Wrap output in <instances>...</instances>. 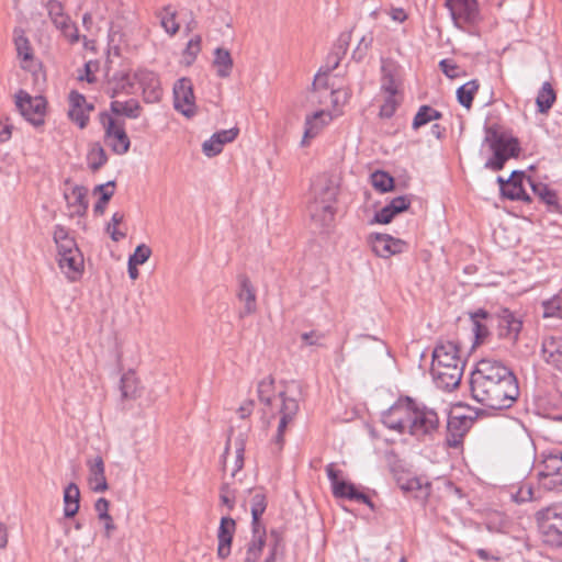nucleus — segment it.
<instances>
[{
    "label": "nucleus",
    "instance_id": "obj_1",
    "mask_svg": "<svg viewBox=\"0 0 562 562\" xmlns=\"http://www.w3.org/2000/svg\"><path fill=\"white\" fill-rule=\"evenodd\" d=\"M470 390L473 400L495 411L512 407L519 395L518 381L512 370L487 359L477 362L472 371Z\"/></svg>",
    "mask_w": 562,
    "mask_h": 562
},
{
    "label": "nucleus",
    "instance_id": "obj_2",
    "mask_svg": "<svg viewBox=\"0 0 562 562\" xmlns=\"http://www.w3.org/2000/svg\"><path fill=\"white\" fill-rule=\"evenodd\" d=\"M465 362L454 341L439 342L432 351L430 372L436 385L442 390H453L462 379Z\"/></svg>",
    "mask_w": 562,
    "mask_h": 562
},
{
    "label": "nucleus",
    "instance_id": "obj_3",
    "mask_svg": "<svg viewBox=\"0 0 562 562\" xmlns=\"http://www.w3.org/2000/svg\"><path fill=\"white\" fill-rule=\"evenodd\" d=\"M539 485L550 492H562V450L552 449L541 453L538 465Z\"/></svg>",
    "mask_w": 562,
    "mask_h": 562
},
{
    "label": "nucleus",
    "instance_id": "obj_4",
    "mask_svg": "<svg viewBox=\"0 0 562 562\" xmlns=\"http://www.w3.org/2000/svg\"><path fill=\"white\" fill-rule=\"evenodd\" d=\"M439 425V417L434 408L414 401L406 434L418 440H425L438 431Z\"/></svg>",
    "mask_w": 562,
    "mask_h": 562
},
{
    "label": "nucleus",
    "instance_id": "obj_5",
    "mask_svg": "<svg viewBox=\"0 0 562 562\" xmlns=\"http://www.w3.org/2000/svg\"><path fill=\"white\" fill-rule=\"evenodd\" d=\"M325 471L330 483L333 495L336 498H344L366 504L372 510L374 509V505L370 497L359 491L353 483L347 481L344 477L342 471L337 468L336 463L331 462L327 464Z\"/></svg>",
    "mask_w": 562,
    "mask_h": 562
},
{
    "label": "nucleus",
    "instance_id": "obj_6",
    "mask_svg": "<svg viewBox=\"0 0 562 562\" xmlns=\"http://www.w3.org/2000/svg\"><path fill=\"white\" fill-rule=\"evenodd\" d=\"M538 515L543 543L552 548H562V504L549 506Z\"/></svg>",
    "mask_w": 562,
    "mask_h": 562
},
{
    "label": "nucleus",
    "instance_id": "obj_7",
    "mask_svg": "<svg viewBox=\"0 0 562 562\" xmlns=\"http://www.w3.org/2000/svg\"><path fill=\"white\" fill-rule=\"evenodd\" d=\"M485 142L490 144L493 155L486 160L484 167L493 171L503 169L505 162L509 158L515 157L519 150L515 138H506L497 132H490L485 137Z\"/></svg>",
    "mask_w": 562,
    "mask_h": 562
},
{
    "label": "nucleus",
    "instance_id": "obj_8",
    "mask_svg": "<svg viewBox=\"0 0 562 562\" xmlns=\"http://www.w3.org/2000/svg\"><path fill=\"white\" fill-rule=\"evenodd\" d=\"M271 412V420H269V425L273 419H278L277 431L272 438L273 443L280 450L283 446V436L285 429L290 423H292L293 418L299 412V402L294 397H289L285 394H281L278 398H276V408Z\"/></svg>",
    "mask_w": 562,
    "mask_h": 562
},
{
    "label": "nucleus",
    "instance_id": "obj_9",
    "mask_svg": "<svg viewBox=\"0 0 562 562\" xmlns=\"http://www.w3.org/2000/svg\"><path fill=\"white\" fill-rule=\"evenodd\" d=\"M99 120L104 130L105 144L117 155L126 154L131 142L126 134L124 122L116 121L108 112H101Z\"/></svg>",
    "mask_w": 562,
    "mask_h": 562
},
{
    "label": "nucleus",
    "instance_id": "obj_10",
    "mask_svg": "<svg viewBox=\"0 0 562 562\" xmlns=\"http://www.w3.org/2000/svg\"><path fill=\"white\" fill-rule=\"evenodd\" d=\"M413 405L414 400L408 396L398 398L382 413L381 422L390 430H394L401 435L406 434Z\"/></svg>",
    "mask_w": 562,
    "mask_h": 562
},
{
    "label": "nucleus",
    "instance_id": "obj_11",
    "mask_svg": "<svg viewBox=\"0 0 562 562\" xmlns=\"http://www.w3.org/2000/svg\"><path fill=\"white\" fill-rule=\"evenodd\" d=\"M453 26L464 31L465 26L474 25L480 21V5L477 0H446Z\"/></svg>",
    "mask_w": 562,
    "mask_h": 562
},
{
    "label": "nucleus",
    "instance_id": "obj_12",
    "mask_svg": "<svg viewBox=\"0 0 562 562\" xmlns=\"http://www.w3.org/2000/svg\"><path fill=\"white\" fill-rule=\"evenodd\" d=\"M15 105L21 115L31 124L37 126L44 123L46 102L43 97H32L20 90L15 94Z\"/></svg>",
    "mask_w": 562,
    "mask_h": 562
},
{
    "label": "nucleus",
    "instance_id": "obj_13",
    "mask_svg": "<svg viewBox=\"0 0 562 562\" xmlns=\"http://www.w3.org/2000/svg\"><path fill=\"white\" fill-rule=\"evenodd\" d=\"M46 9L54 26L59 30L71 44L77 43L80 38L78 27L64 11L61 2L58 0H49L46 3Z\"/></svg>",
    "mask_w": 562,
    "mask_h": 562
},
{
    "label": "nucleus",
    "instance_id": "obj_14",
    "mask_svg": "<svg viewBox=\"0 0 562 562\" xmlns=\"http://www.w3.org/2000/svg\"><path fill=\"white\" fill-rule=\"evenodd\" d=\"M173 108L187 117L195 114V97L189 78L182 77L173 85Z\"/></svg>",
    "mask_w": 562,
    "mask_h": 562
},
{
    "label": "nucleus",
    "instance_id": "obj_15",
    "mask_svg": "<svg viewBox=\"0 0 562 562\" xmlns=\"http://www.w3.org/2000/svg\"><path fill=\"white\" fill-rule=\"evenodd\" d=\"M134 82L142 89L143 100L146 103L159 102L162 89L159 76L147 68H139L133 75Z\"/></svg>",
    "mask_w": 562,
    "mask_h": 562
},
{
    "label": "nucleus",
    "instance_id": "obj_16",
    "mask_svg": "<svg viewBox=\"0 0 562 562\" xmlns=\"http://www.w3.org/2000/svg\"><path fill=\"white\" fill-rule=\"evenodd\" d=\"M372 251L380 258H390L403 254L408 249V244L387 234H371L368 238Z\"/></svg>",
    "mask_w": 562,
    "mask_h": 562
},
{
    "label": "nucleus",
    "instance_id": "obj_17",
    "mask_svg": "<svg viewBox=\"0 0 562 562\" xmlns=\"http://www.w3.org/2000/svg\"><path fill=\"white\" fill-rule=\"evenodd\" d=\"M498 336L512 342L517 341L522 328L521 318L508 308H501L496 315Z\"/></svg>",
    "mask_w": 562,
    "mask_h": 562
},
{
    "label": "nucleus",
    "instance_id": "obj_18",
    "mask_svg": "<svg viewBox=\"0 0 562 562\" xmlns=\"http://www.w3.org/2000/svg\"><path fill=\"white\" fill-rule=\"evenodd\" d=\"M325 194V199L318 200L316 198L308 205V212L312 221L322 227L330 225L335 216L333 193L327 190Z\"/></svg>",
    "mask_w": 562,
    "mask_h": 562
},
{
    "label": "nucleus",
    "instance_id": "obj_19",
    "mask_svg": "<svg viewBox=\"0 0 562 562\" xmlns=\"http://www.w3.org/2000/svg\"><path fill=\"white\" fill-rule=\"evenodd\" d=\"M57 263L68 281L76 282L82 277L85 260L81 250L58 255Z\"/></svg>",
    "mask_w": 562,
    "mask_h": 562
},
{
    "label": "nucleus",
    "instance_id": "obj_20",
    "mask_svg": "<svg viewBox=\"0 0 562 562\" xmlns=\"http://www.w3.org/2000/svg\"><path fill=\"white\" fill-rule=\"evenodd\" d=\"M92 110L93 105L87 102L83 94L77 91L70 92L68 115L76 125L85 128L89 122V113Z\"/></svg>",
    "mask_w": 562,
    "mask_h": 562
},
{
    "label": "nucleus",
    "instance_id": "obj_21",
    "mask_svg": "<svg viewBox=\"0 0 562 562\" xmlns=\"http://www.w3.org/2000/svg\"><path fill=\"white\" fill-rule=\"evenodd\" d=\"M402 83L401 67L392 59L381 60V91L398 93Z\"/></svg>",
    "mask_w": 562,
    "mask_h": 562
},
{
    "label": "nucleus",
    "instance_id": "obj_22",
    "mask_svg": "<svg viewBox=\"0 0 562 562\" xmlns=\"http://www.w3.org/2000/svg\"><path fill=\"white\" fill-rule=\"evenodd\" d=\"M527 178L524 171L515 170L507 179V184L503 187L502 195L512 201L530 202L531 196L525 189Z\"/></svg>",
    "mask_w": 562,
    "mask_h": 562
},
{
    "label": "nucleus",
    "instance_id": "obj_23",
    "mask_svg": "<svg viewBox=\"0 0 562 562\" xmlns=\"http://www.w3.org/2000/svg\"><path fill=\"white\" fill-rule=\"evenodd\" d=\"M239 133L237 127L222 130L214 133L209 139L202 144V151L206 157H215L222 153L224 145L235 140Z\"/></svg>",
    "mask_w": 562,
    "mask_h": 562
},
{
    "label": "nucleus",
    "instance_id": "obj_24",
    "mask_svg": "<svg viewBox=\"0 0 562 562\" xmlns=\"http://www.w3.org/2000/svg\"><path fill=\"white\" fill-rule=\"evenodd\" d=\"M235 531V520L228 516L222 517L217 529V555L220 559H226L231 554Z\"/></svg>",
    "mask_w": 562,
    "mask_h": 562
},
{
    "label": "nucleus",
    "instance_id": "obj_25",
    "mask_svg": "<svg viewBox=\"0 0 562 562\" xmlns=\"http://www.w3.org/2000/svg\"><path fill=\"white\" fill-rule=\"evenodd\" d=\"M13 42L18 58L21 60V67L25 70H33L35 66L33 48L22 29H14Z\"/></svg>",
    "mask_w": 562,
    "mask_h": 562
},
{
    "label": "nucleus",
    "instance_id": "obj_26",
    "mask_svg": "<svg viewBox=\"0 0 562 562\" xmlns=\"http://www.w3.org/2000/svg\"><path fill=\"white\" fill-rule=\"evenodd\" d=\"M88 467V482L90 488L95 493H101L108 490V482L105 477V465L102 457L97 456L87 460Z\"/></svg>",
    "mask_w": 562,
    "mask_h": 562
},
{
    "label": "nucleus",
    "instance_id": "obj_27",
    "mask_svg": "<svg viewBox=\"0 0 562 562\" xmlns=\"http://www.w3.org/2000/svg\"><path fill=\"white\" fill-rule=\"evenodd\" d=\"M411 202L412 201L408 195L393 198L386 205L375 213V222L380 224H389L396 214L406 211L409 207Z\"/></svg>",
    "mask_w": 562,
    "mask_h": 562
},
{
    "label": "nucleus",
    "instance_id": "obj_28",
    "mask_svg": "<svg viewBox=\"0 0 562 562\" xmlns=\"http://www.w3.org/2000/svg\"><path fill=\"white\" fill-rule=\"evenodd\" d=\"M134 79L125 71H116L109 79L106 86V94L115 99L121 94H132L134 90Z\"/></svg>",
    "mask_w": 562,
    "mask_h": 562
},
{
    "label": "nucleus",
    "instance_id": "obj_29",
    "mask_svg": "<svg viewBox=\"0 0 562 562\" xmlns=\"http://www.w3.org/2000/svg\"><path fill=\"white\" fill-rule=\"evenodd\" d=\"M541 355L547 363L558 369L562 368V336L543 338Z\"/></svg>",
    "mask_w": 562,
    "mask_h": 562
},
{
    "label": "nucleus",
    "instance_id": "obj_30",
    "mask_svg": "<svg viewBox=\"0 0 562 562\" xmlns=\"http://www.w3.org/2000/svg\"><path fill=\"white\" fill-rule=\"evenodd\" d=\"M267 533L263 525H251V539L247 544L246 562H257L266 544Z\"/></svg>",
    "mask_w": 562,
    "mask_h": 562
},
{
    "label": "nucleus",
    "instance_id": "obj_31",
    "mask_svg": "<svg viewBox=\"0 0 562 562\" xmlns=\"http://www.w3.org/2000/svg\"><path fill=\"white\" fill-rule=\"evenodd\" d=\"M87 189L83 186H74L70 191L64 193L67 206L71 215L83 216L88 210Z\"/></svg>",
    "mask_w": 562,
    "mask_h": 562
},
{
    "label": "nucleus",
    "instance_id": "obj_32",
    "mask_svg": "<svg viewBox=\"0 0 562 562\" xmlns=\"http://www.w3.org/2000/svg\"><path fill=\"white\" fill-rule=\"evenodd\" d=\"M53 240L57 248V256L80 250L76 239L70 235L69 228L61 224H56L53 227Z\"/></svg>",
    "mask_w": 562,
    "mask_h": 562
},
{
    "label": "nucleus",
    "instance_id": "obj_33",
    "mask_svg": "<svg viewBox=\"0 0 562 562\" xmlns=\"http://www.w3.org/2000/svg\"><path fill=\"white\" fill-rule=\"evenodd\" d=\"M492 318V315L484 308H479L470 313V319L472 322V331L474 335V344L482 342L490 334L487 322Z\"/></svg>",
    "mask_w": 562,
    "mask_h": 562
},
{
    "label": "nucleus",
    "instance_id": "obj_34",
    "mask_svg": "<svg viewBox=\"0 0 562 562\" xmlns=\"http://www.w3.org/2000/svg\"><path fill=\"white\" fill-rule=\"evenodd\" d=\"M142 105L136 99H128L125 101L113 100L110 103V111L117 116L136 120L142 114Z\"/></svg>",
    "mask_w": 562,
    "mask_h": 562
},
{
    "label": "nucleus",
    "instance_id": "obj_35",
    "mask_svg": "<svg viewBox=\"0 0 562 562\" xmlns=\"http://www.w3.org/2000/svg\"><path fill=\"white\" fill-rule=\"evenodd\" d=\"M238 299L245 304L241 316L252 314L256 311V293L246 277H241L239 280Z\"/></svg>",
    "mask_w": 562,
    "mask_h": 562
},
{
    "label": "nucleus",
    "instance_id": "obj_36",
    "mask_svg": "<svg viewBox=\"0 0 562 562\" xmlns=\"http://www.w3.org/2000/svg\"><path fill=\"white\" fill-rule=\"evenodd\" d=\"M80 491L76 483H69L64 488V516L74 517L79 510Z\"/></svg>",
    "mask_w": 562,
    "mask_h": 562
},
{
    "label": "nucleus",
    "instance_id": "obj_37",
    "mask_svg": "<svg viewBox=\"0 0 562 562\" xmlns=\"http://www.w3.org/2000/svg\"><path fill=\"white\" fill-rule=\"evenodd\" d=\"M527 184L530 187L532 193L546 203L551 209L558 206V196L546 183L538 182L531 178H527Z\"/></svg>",
    "mask_w": 562,
    "mask_h": 562
},
{
    "label": "nucleus",
    "instance_id": "obj_38",
    "mask_svg": "<svg viewBox=\"0 0 562 562\" xmlns=\"http://www.w3.org/2000/svg\"><path fill=\"white\" fill-rule=\"evenodd\" d=\"M273 384V379L271 376H266L258 383L257 387L260 402L267 405L270 411L276 408V398H278L281 394H285L284 392H280L278 395H274Z\"/></svg>",
    "mask_w": 562,
    "mask_h": 562
},
{
    "label": "nucleus",
    "instance_id": "obj_39",
    "mask_svg": "<svg viewBox=\"0 0 562 562\" xmlns=\"http://www.w3.org/2000/svg\"><path fill=\"white\" fill-rule=\"evenodd\" d=\"M213 66L218 77L227 78L233 69V59L229 52L222 47L216 48L214 52Z\"/></svg>",
    "mask_w": 562,
    "mask_h": 562
},
{
    "label": "nucleus",
    "instance_id": "obj_40",
    "mask_svg": "<svg viewBox=\"0 0 562 562\" xmlns=\"http://www.w3.org/2000/svg\"><path fill=\"white\" fill-rule=\"evenodd\" d=\"M542 317L562 321V291L541 302Z\"/></svg>",
    "mask_w": 562,
    "mask_h": 562
},
{
    "label": "nucleus",
    "instance_id": "obj_41",
    "mask_svg": "<svg viewBox=\"0 0 562 562\" xmlns=\"http://www.w3.org/2000/svg\"><path fill=\"white\" fill-rule=\"evenodd\" d=\"M267 508L266 494L260 490H255L250 497L251 525H263L260 517Z\"/></svg>",
    "mask_w": 562,
    "mask_h": 562
},
{
    "label": "nucleus",
    "instance_id": "obj_42",
    "mask_svg": "<svg viewBox=\"0 0 562 562\" xmlns=\"http://www.w3.org/2000/svg\"><path fill=\"white\" fill-rule=\"evenodd\" d=\"M324 115V111H317L313 115L306 117L304 134L301 142L302 146H306L310 139L318 135L319 131L322 130V126L324 125V123H318V120Z\"/></svg>",
    "mask_w": 562,
    "mask_h": 562
},
{
    "label": "nucleus",
    "instance_id": "obj_43",
    "mask_svg": "<svg viewBox=\"0 0 562 562\" xmlns=\"http://www.w3.org/2000/svg\"><path fill=\"white\" fill-rule=\"evenodd\" d=\"M324 115V111H317L313 115L306 117L304 134L301 142L302 146H306L310 139L318 135L319 131L322 130V126L324 125V123H318V120Z\"/></svg>",
    "mask_w": 562,
    "mask_h": 562
},
{
    "label": "nucleus",
    "instance_id": "obj_44",
    "mask_svg": "<svg viewBox=\"0 0 562 562\" xmlns=\"http://www.w3.org/2000/svg\"><path fill=\"white\" fill-rule=\"evenodd\" d=\"M555 98V92L552 86L549 82H543L536 99L538 112L547 113L554 103Z\"/></svg>",
    "mask_w": 562,
    "mask_h": 562
},
{
    "label": "nucleus",
    "instance_id": "obj_45",
    "mask_svg": "<svg viewBox=\"0 0 562 562\" xmlns=\"http://www.w3.org/2000/svg\"><path fill=\"white\" fill-rule=\"evenodd\" d=\"M442 117V113L431 108L430 105H422L416 115L414 116L412 127L418 130L419 127Z\"/></svg>",
    "mask_w": 562,
    "mask_h": 562
},
{
    "label": "nucleus",
    "instance_id": "obj_46",
    "mask_svg": "<svg viewBox=\"0 0 562 562\" xmlns=\"http://www.w3.org/2000/svg\"><path fill=\"white\" fill-rule=\"evenodd\" d=\"M350 41V33H342L338 37L337 44L335 45L334 50L328 56L327 63L330 64L328 66V70H334L339 65L342 56L346 54L348 45Z\"/></svg>",
    "mask_w": 562,
    "mask_h": 562
},
{
    "label": "nucleus",
    "instance_id": "obj_47",
    "mask_svg": "<svg viewBox=\"0 0 562 562\" xmlns=\"http://www.w3.org/2000/svg\"><path fill=\"white\" fill-rule=\"evenodd\" d=\"M508 493L510 498L517 504L527 503L535 498L533 488L529 482H521L518 485H513Z\"/></svg>",
    "mask_w": 562,
    "mask_h": 562
},
{
    "label": "nucleus",
    "instance_id": "obj_48",
    "mask_svg": "<svg viewBox=\"0 0 562 562\" xmlns=\"http://www.w3.org/2000/svg\"><path fill=\"white\" fill-rule=\"evenodd\" d=\"M477 88H479V86L474 80L469 81V82L462 85L461 87H459L457 90L458 102L462 106L470 109L472 105L473 99H474V94L477 91Z\"/></svg>",
    "mask_w": 562,
    "mask_h": 562
},
{
    "label": "nucleus",
    "instance_id": "obj_49",
    "mask_svg": "<svg viewBox=\"0 0 562 562\" xmlns=\"http://www.w3.org/2000/svg\"><path fill=\"white\" fill-rule=\"evenodd\" d=\"M233 443L235 448V460L231 469V475L234 477L237 474V472H239L244 467V456L246 447V440L244 435L239 434L237 437H235Z\"/></svg>",
    "mask_w": 562,
    "mask_h": 562
},
{
    "label": "nucleus",
    "instance_id": "obj_50",
    "mask_svg": "<svg viewBox=\"0 0 562 562\" xmlns=\"http://www.w3.org/2000/svg\"><path fill=\"white\" fill-rule=\"evenodd\" d=\"M137 378L133 371L124 373L120 381V390L122 397L131 398L137 394Z\"/></svg>",
    "mask_w": 562,
    "mask_h": 562
},
{
    "label": "nucleus",
    "instance_id": "obj_51",
    "mask_svg": "<svg viewBox=\"0 0 562 562\" xmlns=\"http://www.w3.org/2000/svg\"><path fill=\"white\" fill-rule=\"evenodd\" d=\"M160 24L165 32L169 35H175L179 31V23L176 21V11L171 10L170 5H167L159 13Z\"/></svg>",
    "mask_w": 562,
    "mask_h": 562
},
{
    "label": "nucleus",
    "instance_id": "obj_52",
    "mask_svg": "<svg viewBox=\"0 0 562 562\" xmlns=\"http://www.w3.org/2000/svg\"><path fill=\"white\" fill-rule=\"evenodd\" d=\"M113 187H114L113 181H109L108 183L99 184L95 187V191H99L101 193L100 199L97 201V203L93 206V211L95 214H103L109 200L112 198V195L114 193V190L109 189V188H113Z\"/></svg>",
    "mask_w": 562,
    "mask_h": 562
},
{
    "label": "nucleus",
    "instance_id": "obj_53",
    "mask_svg": "<svg viewBox=\"0 0 562 562\" xmlns=\"http://www.w3.org/2000/svg\"><path fill=\"white\" fill-rule=\"evenodd\" d=\"M403 490L408 492L417 491L418 494L416 497L426 499L430 494V483L424 481L420 477H413L407 480V482L402 486Z\"/></svg>",
    "mask_w": 562,
    "mask_h": 562
},
{
    "label": "nucleus",
    "instance_id": "obj_54",
    "mask_svg": "<svg viewBox=\"0 0 562 562\" xmlns=\"http://www.w3.org/2000/svg\"><path fill=\"white\" fill-rule=\"evenodd\" d=\"M371 183L374 189L385 193L393 189L394 179L385 171H375L371 175Z\"/></svg>",
    "mask_w": 562,
    "mask_h": 562
},
{
    "label": "nucleus",
    "instance_id": "obj_55",
    "mask_svg": "<svg viewBox=\"0 0 562 562\" xmlns=\"http://www.w3.org/2000/svg\"><path fill=\"white\" fill-rule=\"evenodd\" d=\"M87 158L88 165L92 170H98L108 161L105 150L99 144L92 146Z\"/></svg>",
    "mask_w": 562,
    "mask_h": 562
},
{
    "label": "nucleus",
    "instance_id": "obj_56",
    "mask_svg": "<svg viewBox=\"0 0 562 562\" xmlns=\"http://www.w3.org/2000/svg\"><path fill=\"white\" fill-rule=\"evenodd\" d=\"M330 70H328V68L326 69V71H323V68H321L314 77L312 88H313L314 92H319L322 90H324V91L329 90V97L331 98V101L334 103H336L337 101H336V99H334L336 91L334 89H329V86H328V72Z\"/></svg>",
    "mask_w": 562,
    "mask_h": 562
},
{
    "label": "nucleus",
    "instance_id": "obj_57",
    "mask_svg": "<svg viewBox=\"0 0 562 562\" xmlns=\"http://www.w3.org/2000/svg\"><path fill=\"white\" fill-rule=\"evenodd\" d=\"M472 425V419L464 415L450 416L448 419L447 428L449 431H457L461 435H465Z\"/></svg>",
    "mask_w": 562,
    "mask_h": 562
},
{
    "label": "nucleus",
    "instance_id": "obj_58",
    "mask_svg": "<svg viewBox=\"0 0 562 562\" xmlns=\"http://www.w3.org/2000/svg\"><path fill=\"white\" fill-rule=\"evenodd\" d=\"M281 546H282V533L277 529L270 530L269 543H268L269 554L266 558L265 562H274L276 555H277L279 549L281 548Z\"/></svg>",
    "mask_w": 562,
    "mask_h": 562
},
{
    "label": "nucleus",
    "instance_id": "obj_59",
    "mask_svg": "<svg viewBox=\"0 0 562 562\" xmlns=\"http://www.w3.org/2000/svg\"><path fill=\"white\" fill-rule=\"evenodd\" d=\"M386 97L384 99L383 104L380 108V116L384 119H390L396 112V109L400 104V101L396 99L397 93H385Z\"/></svg>",
    "mask_w": 562,
    "mask_h": 562
},
{
    "label": "nucleus",
    "instance_id": "obj_60",
    "mask_svg": "<svg viewBox=\"0 0 562 562\" xmlns=\"http://www.w3.org/2000/svg\"><path fill=\"white\" fill-rule=\"evenodd\" d=\"M123 220H124V214L121 212H115L112 215L111 221L106 226V232L110 234L111 239L113 241H120L121 239H123L125 237V233L116 229V226L120 225L123 222Z\"/></svg>",
    "mask_w": 562,
    "mask_h": 562
},
{
    "label": "nucleus",
    "instance_id": "obj_61",
    "mask_svg": "<svg viewBox=\"0 0 562 562\" xmlns=\"http://www.w3.org/2000/svg\"><path fill=\"white\" fill-rule=\"evenodd\" d=\"M151 255V249L145 245L140 244L136 247L135 251L128 257V263H133L135 266H139L145 263Z\"/></svg>",
    "mask_w": 562,
    "mask_h": 562
},
{
    "label": "nucleus",
    "instance_id": "obj_62",
    "mask_svg": "<svg viewBox=\"0 0 562 562\" xmlns=\"http://www.w3.org/2000/svg\"><path fill=\"white\" fill-rule=\"evenodd\" d=\"M373 36L372 34L363 35L356 49L353 50L352 57L357 60H361L368 53L370 46L372 45Z\"/></svg>",
    "mask_w": 562,
    "mask_h": 562
},
{
    "label": "nucleus",
    "instance_id": "obj_63",
    "mask_svg": "<svg viewBox=\"0 0 562 562\" xmlns=\"http://www.w3.org/2000/svg\"><path fill=\"white\" fill-rule=\"evenodd\" d=\"M201 49V38L200 36H195L191 38L186 47L184 55L189 56L191 60H194Z\"/></svg>",
    "mask_w": 562,
    "mask_h": 562
},
{
    "label": "nucleus",
    "instance_id": "obj_64",
    "mask_svg": "<svg viewBox=\"0 0 562 562\" xmlns=\"http://www.w3.org/2000/svg\"><path fill=\"white\" fill-rule=\"evenodd\" d=\"M301 338L306 346H319L324 335L316 330L303 333Z\"/></svg>",
    "mask_w": 562,
    "mask_h": 562
}]
</instances>
